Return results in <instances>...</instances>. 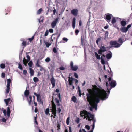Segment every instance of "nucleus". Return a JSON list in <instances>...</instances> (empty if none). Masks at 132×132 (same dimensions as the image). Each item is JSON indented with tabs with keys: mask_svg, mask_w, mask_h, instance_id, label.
<instances>
[{
	"mask_svg": "<svg viewBox=\"0 0 132 132\" xmlns=\"http://www.w3.org/2000/svg\"><path fill=\"white\" fill-rule=\"evenodd\" d=\"M78 12V10L77 9H73L71 11V14L75 16L77 15Z\"/></svg>",
	"mask_w": 132,
	"mask_h": 132,
	"instance_id": "dca6fc26",
	"label": "nucleus"
},
{
	"mask_svg": "<svg viewBox=\"0 0 132 132\" xmlns=\"http://www.w3.org/2000/svg\"><path fill=\"white\" fill-rule=\"evenodd\" d=\"M88 93L86 94V95L87 97V100L90 104H92L93 101V91L92 89H87Z\"/></svg>",
	"mask_w": 132,
	"mask_h": 132,
	"instance_id": "f03ea898",
	"label": "nucleus"
},
{
	"mask_svg": "<svg viewBox=\"0 0 132 132\" xmlns=\"http://www.w3.org/2000/svg\"><path fill=\"white\" fill-rule=\"evenodd\" d=\"M50 111V109L49 108H46L45 111V114L47 115H49V116L50 115L49 114Z\"/></svg>",
	"mask_w": 132,
	"mask_h": 132,
	"instance_id": "bb28decb",
	"label": "nucleus"
},
{
	"mask_svg": "<svg viewBox=\"0 0 132 132\" xmlns=\"http://www.w3.org/2000/svg\"><path fill=\"white\" fill-rule=\"evenodd\" d=\"M10 86H6L7 88L6 90V92H5V94L6 95H7L9 92L10 90Z\"/></svg>",
	"mask_w": 132,
	"mask_h": 132,
	"instance_id": "c85d7f7f",
	"label": "nucleus"
},
{
	"mask_svg": "<svg viewBox=\"0 0 132 132\" xmlns=\"http://www.w3.org/2000/svg\"><path fill=\"white\" fill-rule=\"evenodd\" d=\"M131 24L128 25L127 26L126 28L127 29V30H128V29L131 27Z\"/></svg>",
	"mask_w": 132,
	"mask_h": 132,
	"instance_id": "bf43d9fd",
	"label": "nucleus"
},
{
	"mask_svg": "<svg viewBox=\"0 0 132 132\" xmlns=\"http://www.w3.org/2000/svg\"><path fill=\"white\" fill-rule=\"evenodd\" d=\"M1 120L2 122H6V119L4 118H3Z\"/></svg>",
	"mask_w": 132,
	"mask_h": 132,
	"instance_id": "69168bd1",
	"label": "nucleus"
},
{
	"mask_svg": "<svg viewBox=\"0 0 132 132\" xmlns=\"http://www.w3.org/2000/svg\"><path fill=\"white\" fill-rule=\"evenodd\" d=\"M85 128L88 130H89L90 129V126L88 125H86L85 126Z\"/></svg>",
	"mask_w": 132,
	"mask_h": 132,
	"instance_id": "3c124183",
	"label": "nucleus"
},
{
	"mask_svg": "<svg viewBox=\"0 0 132 132\" xmlns=\"http://www.w3.org/2000/svg\"><path fill=\"white\" fill-rule=\"evenodd\" d=\"M101 62L102 64H104L105 63V61L104 60V59L101 60Z\"/></svg>",
	"mask_w": 132,
	"mask_h": 132,
	"instance_id": "052dcab7",
	"label": "nucleus"
},
{
	"mask_svg": "<svg viewBox=\"0 0 132 132\" xmlns=\"http://www.w3.org/2000/svg\"><path fill=\"white\" fill-rule=\"evenodd\" d=\"M107 48L105 47L104 45L101 46L100 47V49L98 51V54L100 55L102 54V53H103L107 51L106 50Z\"/></svg>",
	"mask_w": 132,
	"mask_h": 132,
	"instance_id": "0eeeda50",
	"label": "nucleus"
},
{
	"mask_svg": "<svg viewBox=\"0 0 132 132\" xmlns=\"http://www.w3.org/2000/svg\"><path fill=\"white\" fill-rule=\"evenodd\" d=\"M110 89L114 87L116 85V81L114 80H112L110 82H109Z\"/></svg>",
	"mask_w": 132,
	"mask_h": 132,
	"instance_id": "f8f14e48",
	"label": "nucleus"
},
{
	"mask_svg": "<svg viewBox=\"0 0 132 132\" xmlns=\"http://www.w3.org/2000/svg\"><path fill=\"white\" fill-rule=\"evenodd\" d=\"M94 101L93 99V103L92 104L90 105H92L93 108H95V110H96L97 109V103H94Z\"/></svg>",
	"mask_w": 132,
	"mask_h": 132,
	"instance_id": "aec40b11",
	"label": "nucleus"
},
{
	"mask_svg": "<svg viewBox=\"0 0 132 132\" xmlns=\"http://www.w3.org/2000/svg\"><path fill=\"white\" fill-rule=\"evenodd\" d=\"M29 70L30 76H33L34 74V71L33 69L31 68H29Z\"/></svg>",
	"mask_w": 132,
	"mask_h": 132,
	"instance_id": "393cba45",
	"label": "nucleus"
},
{
	"mask_svg": "<svg viewBox=\"0 0 132 132\" xmlns=\"http://www.w3.org/2000/svg\"><path fill=\"white\" fill-rule=\"evenodd\" d=\"M10 109L9 107H8L7 108V114L8 117L10 116Z\"/></svg>",
	"mask_w": 132,
	"mask_h": 132,
	"instance_id": "f704fd0d",
	"label": "nucleus"
},
{
	"mask_svg": "<svg viewBox=\"0 0 132 132\" xmlns=\"http://www.w3.org/2000/svg\"><path fill=\"white\" fill-rule=\"evenodd\" d=\"M4 101L7 105H8V104L9 103H10L12 101V100H11L10 98H9L7 99H5L4 100Z\"/></svg>",
	"mask_w": 132,
	"mask_h": 132,
	"instance_id": "6ab92c4d",
	"label": "nucleus"
},
{
	"mask_svg": "<svg viewBox=\"0 0 132 132\" xmlns=\"http://www.w3.org/2000/svg\"><path fill=\"white\" fill-rule=\"evenodd\" d=\"M29 66L31 67H32L33 65V62L32 61H29V62L28 63Z\"/></svg>",
	"mask_w": 132,
	"mask_h": 132,
	"instance_id": "ea45409f",
	"label": "nucleus"
},
{
	"mask_svg": "<svg viewBox=\"0 0 132 132\" xmlns=\"http://www.w3.org/2000/svg\"><path fill=\"white\" fill-rule=\"evenodd\" d=\"M118 42L120 44V46L122 44L123 42V41L122 38H120L118 39Z\"/></svg>",
	"mask_w": 132,
	"mask_h": 132,
	"instance_id": "7c9ffc66",
	"label": "nucleus"
},
{
	"mask_svg": "<svg viewBox=\"0 0 132 132\" xmlns=\"http://www.w3.org/2000/svg\"><path fill=\"white\" fill-rule=\"evenodd\" d=\"M27 100L28 101L29 104V105H30L31 104V103L32 101V97L31 95H29V99L28 98V97L27 98Z\"/></svg>",
	"mask_w": 132,
	"mask_h": 132,
	"instance_id": "412c9836",
	"label": "nucleus"
},
{
	"mask_svg": "<svg viewBox=\"0 0 132 132\" xmlns=\"http://www.w3.org/2000/svg\"><path fill=\"white\" fill-rule=\"evenodd\" d=\"M52 39L54 40L53 42L55 41L56 42V45L57 40L58 39V37H53V35H52Z\"/></svg>",
	"mask_w": 132,
	"mask_h": 132,
	"instance_id": "473e14b6",
	"label": "nucleus"
},
{
	"mask_svg": "<svg viewBox=\"0 0 132 132\" xmlns=\"http://www.w3.org/2000/svg\"><path fill=\"white\" fill-rule=\"evenodd\" d=\"M44 57H43L40 59H38L37 61H36V66L37 67H40V65L39 64V61L40 60H41Z\"/></svg>",
	"mask_w": 132,
	"mask_h": 132,
	"instance_id": "4be33fe9",
	"label": "nucleus"
},
{
	"mask_svg": "<svg viewBox=\"0 0 132 132\" xmlns=\"http://www.w3.org/2000/svg\"><path fill=\"white\" fill-rule=\"evenodd\" d=\"M69 79L68 80V81L69 82V85L70 86V87L72 86V90H73L75 88L74 86L73 85V81L74 78L71 77H69L68 78Z\"/></svg>",
	"mask_w": 132,
	"mask_h": 132,
	"instance_id": "6e6552de",
	"label": "nucleus"
},
{
	"mask_svg": "<svg viewBox=\"0 0 132 132\" xmlns=\"http://www.w3.org/2000/svg\"><path fill=\"white\" fill-rule=\"evenodd\" d=\"M22 46H24L25 47L27 45V41L23 40L22 43Z\"/></svg>",
	"mask_w": 132,
	"mask_h": 132,
	"instance_id": "79ce46f5",
	"label": "nucleus"
},
{
	"mask_svg": "<svg viewBox=\"0 0 132 132\" xmlns=\"http://www.w3.org/2000/svg\"><path fill=\"white\" fill-rule=\"evenodd\" d=\"M49 33V31L48 30H46V32H45L44 36H46L48 35V34Z\"/></svg>",
	"mask_w": 132,
	"mask_h": 132,
	"instance_id": "a18cd8bd",
	"label": "nucleus"
},
{
	"mask_svg": "<svg viewBox=\"0 0 132 132\" xmlns=\"http://www.w3.org/2000/svg\"><path fill=\"white\" fill-rule=\"evenodd\" d=\"M23 74L24 75H26L27 73V71L26 70H24L23 71Z\"/></svg>",
	"mask_w": 132,
	"mask_h": 132,
	"instance_id": "13d9d810",
	"label": "nucleus"
},
{
	"mask_svg": "<svg viewBox=\"0 0 132 132\" xmlns=\"http://www.w3.org/2000/svg\"><path fill=\"white\" fill-rule=\"evenodd\" d=\"M34 38V36H33L31 38H29L28 39L29 40V41L31 42L33 40Z\"/></svg>",
	"mask_w": 132,
	"mask_h": 132,
	"instance_id": "8fccbe9b",
	"label": "nucleus"
},
{
	"mask_svg": "<svg viewBox=\"0 0 132 132\" xmlns=\"http://www.w3.org/2000/svg\"><path fill=\"white\" fill-rule=\"evenodd\" d=\"M109 43L110 45H111L110 47H114L115 48H118L120 46V44L116 40L111 41Z\"/></svg>",
	"mask_w": 132,
	"mask_h": 132,
	"instance_id": "39448f33",
	"label": "nucleus"
},
{
	"mask_svg": "<svg viewBox=\"0 0 132 132\" xmlns=\"http://www.w3.org/2000/svg\"><path fill=\"white\" fill-rule=\"evenodd\" d=\"M116 19L115 18L113 17L112 19L111 23L113 25H114V24L116 22Z\"/></svg>",
	"mask_w": 132,
	"mask_h": 132,
	"instance_id": "cd10ccee",
	"label": "nucleus"
},
{
	"mask_svg": "<svg viewBox=\"0 0 132 132\" xmlns=\"http://www.w3.org/2000/svg\"><path fill=\"white\" fill-rule=\"evenodd\" d=\"M53 52L55 53H56L57 52V50L55 47H54V48H53Z\"/></svg>",
	"mask_w": 132,
	"mask_h": 132,
	"instance_id": "5fc2aeb1",
	"label": "nucleus"
},
{
	"mask_svg": "<svg viewBox=\"0 0 132 132\" xmlns=\"http://www.w3.org/2000/svg\"><path fill=\"white\" fill-rule=\"evenodd\" d=\"M65 68L63 66H61L59 67V69L61 70H64L65 69Z\"/></svg>",
	"mask_w": 132,
	"mask_h": 132,
	"instance_id": "4d7b16f0",
	"label": "nucleus"
},
{
	"mask_svg": "<svg viewBox=\"0 0 132 132\" xmlns=\"http://www.w3.org/2000/svg\"><path fill=\"white\" fill-rule=\"evenodd\" d=\"M5 74L3 72L1 74V76L2 78H4L5 77Z\"/></svg>",
	"mask_w": 132,
	"mask_h": 132,
	"instance_id": "864d4df0",
	"label": "nucleus"
},
{
	"mask_svg": "<svg viewBox=\"0 0 132 132\" xmlns=\"http://www.w3.org/2000/svg\"><path fill=\"white\" fill-rule=\"evenodd\" d=\"M51 60L50 59L49 57H47L45 59V61L47 62H48Z\"/></svg>",
	"mask_w": 132,
	"mask_h": 132,
	"instance_id": "de8ad7c7",
	"label": "nucleus"
},
{
	"mask_svg": "<svg viewBox=\"0 0 132 132\" xmlns=\"http://www.w3.org/2000/svg\"><path fill=\"white\" fill-rule=\"evenodd\" d=\"M108 98L107 93L106 92L104 91L102 92L101 94L100 95H96L94 98V103H97L98 104L99 102V99H101L102 100H104Z\"/></svg>",
	"mask_w": 132,
	"mask_h": 132,
	"instance_id": "f257e3e1",
	"label": "nucleus"
},
{
	"mask_svg": "<svg viewBox=\"0 0 132 132\" xmlns=\"http://www.w3.org/2000/svg\"><path fill=\"white\" fill-rule=\"evenodd\" d=\"M52 36L51 39L49 42V43H48L45 40H44L43 41L44 42L46 45V47L47 48H48L51 45V44L52 43V42H53V41L54 40L52 39Z\"/></svg>",
	"mask_w": 132,
	"mask_h": 132,
	"instance_id": "ddd939ff",
	"label": "nucleus"
},
{
	"mask_svg": "<svg viewBox=\"0 0 132 132\" xmlns=\"http://www.w3.org/2000/svg\"><path fill=\"white\" fill-rule=\"evenodd\" d=\"M110 53H108L106 55V57L108 59H110L112 57V54L111 52L110 51Z\"/></svg>",
	"mask_w": 132,
	"mask_h": 132,
	"instance_id": "b1692460",
	"label": "nucleus"
},
{
	"mask_svg": "<svg viewBox=\"0 0 132 132\" xmlns=\"http://www.w3.org/2000/svg\"><path fill=\"white\" fill-rule=\"evenodd\" d=\"M120 31L122 32L126 33L128 30L126 27H121L120 28Z\"/></svg>",
	"mask_w": 132,
	"mask_h": 132,
	"instance_id": "a211bd4d",
	"label": "nucleus"
},
{
	"mask_svg": "<svg viewBox=\"0 0 132 132\" xmlns=\"http://www.w3.org/2000/svg\"><path fill=\"white\" fill-rule=\"evenodd\" d=\"M108 31H106L105 33V38H106V37H107L108 36Z\"/></svg>",
	"mask_w": 132,
	"mask_h": 132,
	"instance_id": "774afa93",
	"label": "nucleus"
},
{
	"mask_svg": "<svg viewBox=\"0 0 132 132\" xmlns=\"http://www.w3.org/2000/svg\"><path fill=\"white\" fill-rule=\"evenodd\" d=\"M69 119H70V118L69 117H68L66 119V123L68 125H69Z\"/></svg>",
	"mask_w": 132,
	"mask_h": 132,
	"instance_id": "49530a36",
	"label": "nucleus"
},
{
	"mask_svg": "<svg viewBox=\"0 0 132 132\" xmlns=\"http://www.w3.org/2000/svg\"><path fill=\"white\" fill-rule=\"evenodd\" d=\"M81 44L83 46L84 45V39H83L82 36H81Z\"/></svg>",
	"mask_w": 132,
	"mask_h": 132,
	"instance_id": "e433bc0d",
	"label": "nucleus"
},
{
	"mask_svg": "<svg viewBox=\"0 0 132 132\" xmlns=\"http://www.w3.org/2000/svg\"><path fill=\"white\" fill-rule=\"evenodd\" d=\"M94 54L96 58L98 59H100V55H99L98 53L96 52H95Z\"/></svg>",
	"mask_w": 132,
	"mask_h": 132,
	"instance_id": "72a5a7b5",
	"label": "nucleus"
},
{
	"mask_svg": "<svg viewBox=\"0 0 132 132\" xmlns=\"http://www.w3.org/2000/svg\"><path fill=\"white\" fill-rule=\"evenodd\" d=\"M75 23H76V18L75 17H74L73 19L72 22V26L73 28L74 29L75 26Z\"/></svg>",
	"mask_w": 132,
	"mask_h": 132,
	"instance_id": "a878e982",
	"label": "nucleus"
},
{
	"mask_svg": "<svg viewBox=\"0 0 132 132\" xmlns=\"http://www.w3.org/2000/svg\"><path fill=\"white\" fill-rule=\"evenodd\" d=\"M30 92L28 90L26 89L24 92V94L25 97L26 98H27L29 96Z\"/></svg>",
	"mask_w": 132,
	"mask_h": 132,
	"instance_id": "5701e85b",
	"label": "nucleus"
},
{
	"mask_svg": "<svg viewBox=\"0 0 132 132\" xmlns=\"http://www.w3.org/2000/svg\"><path fill=\"white\" fill-rule=\"evenodd\" d=\"M71 100L74 103H77V98L75 96H73Z\"/></svg>",
	"mask_w": 132,
	"mask_h": 132,
	"instance_id": "c9c22d12",
	"label": "nucleus"
},
{
	"mask_svg": "<svg viewBox=\"0 0 132 132\" xmlns=\"http://www.w3.org/2000/svg\"><path fill=\"white\" fill-rule=\"evenodd\" d=\"M58 22V18H56L51 24V27L52 28H54Z\"/></svg>",
	"mask_w": 132,
	"mask_h": 132,
	"instance_id": "4468645a",
	"label": "nucleus"
},
{
	"mask_svg": "<svg viewBox=\"0 0 132 132\" xmlns=\"http://www.w3.org/2000/svg\"><path fill=\"white\" fill-rule=\"evenodd\" d=\"M105 16V19H106L107 22L110 24V20L111 19L112 16V15L108 13L106 14Z\"/></svg>",
	"mask_w": 132,
	"mask_h": 132,
	"instance_id": "1a4fd4ad",
	"label": "nucleus"
},
{
	"mask_svg": "<svg viewBox=\"0 0 132 132\" xmlns=\"http://www.w3.org/2000/svg\"><path fill=\"white\" fill-rule=\"evenodd\" d=\"M80 116L81 117L84 116V118L85 119L86 118V117H87L86 119H91L90 116L91 117H93L94 115L91 114L90 113L88 112L86 110H83V111H81L80 112Z\"/></svg>",
	"mask_w": 132,
	"mask_h": 132,
	"instance_id": "7ed1b4c3",
	"label": "nucleus"
},
{
	"mask_svg": "<svg viewBox=\"0 0 132 132\" xmlns=\"http://www.w3.org/2000/svg\"><path fill=\"white\" fill-rule=\"evenodd\" d=\"M34 94L35 95L37 96V101H38L41 102L42 101V99L40 94H37L35 92H34Z\"/></svg>",
	"mask_w": 132,
	"mask_h": 132,
	"instance_id": "2eb2a0df",
	"label": "nucleus"
},
{
	"mask_svg": "<svg viewBox=\"0 0 132 132\" xmlns=\"http://www.w3.org/2000/svg\"><path fill=\"white\" fill-rule=\"evenodd\" d=\"M80 121V119L78 117L75 120V122L77 123L78 124L79 123Z\"/></svg>",
	"mask_w": 132,
	"mask_h": 132,
	"instance_id": "c03bdc74",
	"label": "nucleus"
},
{
	"mask_svg": "<svg viewBox=\"0 0 132 132\" xmlns=\"http://www.w3.org/2000/svg\"><path fill=\"white\" fill-rule=\"evenodd\" d=\"M74 76H75V77L76 78H78V76L77 75V74L75 73V72L74 73Z\"/></svg>",
	"mask_w": 132,
	"mask_h": 132,
	"instance_id": "6e6d98bb",
	"label": "nucleus"
},
{
	"mask_svg": "<svg viewBox=\"0 0 132 132\" xmlns=\"http://www.w3.org/2000/svg\"><path fill=\"white\" fill-rule=\"evenodd\" d=\"M43 10L42 8H40L39 9L37 12V14H40L42 11Z\"/></svg>",
	"mask_w": 132,
	"mask_h": 132,
	"instance_id": "4c0bfd02",
	"label": "nucleus"
},
{
	"mask_svg": "<svg viewBox=\"0 0 132 132\" xmlns=\"http://www.w3.org/2000/svg\"><path fill=\"white\" fill-rule=\"evenodd\" d=\"M79 32V31L78 30H75V32L76 34V35H78V34Z\"/></svg>",
	"mask_w": 132,
	"mask_h": 132,
	"instance_id": "e2e57ef3",
	"label": "nucleus"
},
{
	"mask_svg": "<svg viewBox=\"0 0 132 132\" xmlns=\"http://www.w3.org/2000/svg\"><path fill=\"white\" fill-rule=\"evenodd\" d=\"M101 39L100 38H98L96 40V43L98 45V42L100 41Z\"/></svg>",
	"mask_w": 132,
	"mask_h": 132,
	"instance_id": "680f3d73",
	"label": "nucleus"
},
{
	"mask_svg": "<svg viewBox=\"0 0 132 132\" xmlns=\"http://www.w3.org/2000/svg\"><path fill=\"white\" fill-rule=\"evenodd\" d=\"M18 68L20 69L21 70H22L23 68L22 65L20 64H18Z\"/></svg>",
	"mask_w": 132,
	"mask_h": 132,
	"instance_id": "603ef678",
	"label": "nucleus"
},
{
	"mask_svg": "<svg viewBox=\"0 0 132 132\" xmlns=\"http://www.w3.org/2000/svg\"><path fill=\"white\" fill-rule=\"evenodd\" d=\"M26 57L28 61H29L30 60V57L28 55H27L26 56Z\"/></svg>",
	"mask_w": 132,
	"mask_h": 132,
	"instance_id": "0e129e2a",
	"label": "nucleus"
},
{
	"mask_svg": "<svg viewBox=\"0 0 132 132\" xmlns=\"http://www.w3.org/2000/svg\"><path fill=\"white\" fill-rule=\"evenodd\" d=\"M33 80L35 82H37L39 81L38 78L37 77H34Z\"/></svg>",
	"mask_w": 132,
	"mask_h": 132,
	"instance_id": "a19ab883",
	"label": "nucleus"
},
{
	"mask_svg": "<svg viewBox=\"0 0 132 132\" xmlns=\"http://www.w3.org/2000/svg\"><path fill=\"white\" fill-rule=\"evenodd\" d=\"M56 105L54 103L52 102V109H51V111L52 112V114L54 115H52L51 116V117H53V118H54L56 116Z\"/></svg>",
	"mask_w": 132,
	"mask_h": 132,
	"instance_id": "20e7f679",
	"label": "nucleus"
},
{
	"mask_svg": "<svg viewBox=\"0 0 132 132\" xmlns=\"http://www.w3.org/2000/svg\"><path fill=\"white\" fill-rule=\"evenodd\" d=\"M90 117L91 119H88V121H93V124L92 125V129L93 130L95 127V123L96 122V120L95 119V118L94 116H93V117H91L90 116Z\"/></svg>",
	"mask_w": 132,
	"mask_h": 132,
	"instance_id": "9d476101",
	"label": "nucleus"
},
{
	"mask_svg": "<svg viewBox=\"0 0 132 132\" xmlns=\"http://www.w3.org/2000/svg\"><path fill=\"white\" fill-rule=\"evenodd\" d=\"M92 88L94 94L96 95H99V92L100 90L95 85H93Z\"/></svg>",
	"mask_w": 132,
	"mask_h": 132,
	"instance_id": "423d86ee",
	"label": "nucleus"
},
{
	"mask_svg": "<svg viewBox=\"0 0 132 132\" xmlns=\"http://www.w3.org/2000/svg\"><path fill=\"white\" fill-rule=\"evenodd\" d=\"M50 81L52 84V88H53L55 86V81L53 77H52L50 79Z\"/></svg>",
	"mask_w": 132,
	"mask_h": 132,
	"instance_id": "f3484780",
	"label": "nucleus"
},
{
	"mask_svg": "<svg viewBox=\"0 0 132 132\" xmlns=\"http://www.w3.org/2000/svg\"><path fill=\"white\" fill-rule=\"evenodd\" d=\"M70 65L71 70L73 71H76L78 68V67L77 65L73 66V63L72 61H71Z\"/></svg>",
	"mask_w": 132,
	"mask_h": 132,
	"instance_id": "9b49d317",
	"label": "nucleus"
},
{
	"mask_svg": "<svg viewBox=\"0 0 132 132\" xmlns=\"http://www.w3.org/2000/svg\"><path fill=\"white\" fill-rule=\"evenodd\" d=\"M63 41H65V42H67V41L68 40V39L67 38L64 37L63 38Z\"/></svg>",
	"mask_w": 132,
	"mask_h": 132,
	"instance_id": "338daca9",
	"label": "nucleus"
},
{
	"mask_svg": "<svg viewBox=\"0 0 132 132\" xmlns=\"http://www.w3.org/2000/svg\"><path fill=\"white\" fill-rule=\"evenodd\" d=\"M7 85L10 86V84L11 82V80L10 79H7Z\"/></svg>",
	"mask_w": 132,
	"mask_h": 132,
	"instance_id": "58836bf2",
	"label": "nucleus"
},
{
	"mask_svg": "<svg viewBox=\"0 0 132 132\" xmlns=\"http://www.w3.org/2000/svg\"><path fill=\"white\" fill-rule=\"evenodd\" d=\"M106 82V87L107 88V89L108 90H109V85L108 83V81H106L105 82Z\"/></svg>",
	"mask_w": 132,
	"mask_h": 132,
	"instance_id": "09e8293b",
	"label": "nucleus"
},
{
	"mask_svg": "<svg viewBox=\"0 0 132 132\" xmlns=\"http://www.w3.org/2000/svg\"><path fill=\"white\" fill-rule=\"evenodd\" d=\"M0 67L1 68L4 69L5 68V66L4 64L2 63L0 64Z\"/></svg>",
	"mask_w": 132,
	"mask_h": 132,
	"instance_id": "37998d69",
	"label": "nucleus"
},
{
	"mask_svg": "<svg viewBox=\"0 0 132 132\" xmlns=\"http://www.w3.org/2000/svg\"><path fill=\"white\" fill-rule=\"evenodd\" d=\"M120 23L122 26L124 27L126 24V22L125 21L122 20L121 21Z\"/></svg>",
	"mask_w": 132,
	"mask_h": 132,
	"instance_id": "2f4dec72",
	"label": "nucleus"
},
{
	"mask_svg": "<svg viewBox=\"0 0 132 132\" xmlns=\"http://www.w3.org/2000/svg\"><path fill=\"white\" fill-rule=\"evenodd\" d=\"M29 61H28V60L26 59L25 57L23 58V63L25 66L27 65V64Z\"/></svg>",
	"mask_w": 132,
	"mask_h": 132,
	"instance_id": "c756f323",
	"label": "nucleus"
}]
</instances>
